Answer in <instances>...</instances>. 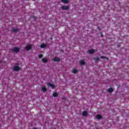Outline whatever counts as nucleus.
Here are the masks:
<instances>
[{"instance_id":"22","label":"nucleus","mask_w":129,"mask_h":129,"mask_svg":"<svg viewBox=\"0 0 129 129\" xmlns=\"http://www.w3.org/2000/svg\"><path fill=\"white\" fill-rule=\"evenodd\" d=\"M105 59H106V60H109V58L106 56H105Z\"/></svg>"},{"instance_id":"3","label":"nucleus","mask_w":129,"mask_h":129,"mask_svg":"<svg viewBox=\"0 0 129 129\" xmlns=\"http://www.w3.org/2000/svg\"><path fill=\"white\" fill-rule=\"evenodd\" d=\"M13 52H20V48L18 47H15L13 49H12Z\"/></svg>"},{"instance_id":"2","label":"nucleus","mask_w":129,"mask_h":129,"mask_svg":"<svg viewBox=\"0 0 129 129\" xmlns=\"http://www.w3.org/2000/svg\"><path fill=\"white\" fill-rule=\"evenodd\" d=\"M26 49L27 51H30L31 49H32V46H31L30 44H28L26 46Z\"/></svg>"},{"instance_id":"24","label":"nucleus","mask_w":129,"mask_h":129,"mask_svg":"<svg viewBox=\"0 0 129 129\" xmlns=\"http://www.w3.org/2000/svg\"><path fill=\"white\" fill-rule=\"evenodd\" d=\"M101 37H103V34H101Z\"/></svg>"},{"instance_id":"17","label":"nucleus","mask_w":129,"mask_h":129,"mask_svg":"<svg viewBox=\"0 0 129 129\" xmlns=\"http://www.w3.org/2000/svg\"><path fill=\"white\" fill-rule=\"evenodd\" d=\"M52 96H53V97H57V96H58V93H54L53 94Z\"/></svg>"},{"instance_id":"6","label":"nucleus","mask_w":129,"mask_h":129,"mask_svg":"<svg viewBox=\"0 0 129 129\" xmlns=\"http://www.w3.org/2000/svg\"><path fill=\"white\" fill-rule=\"evenodd\" d=\"M13 70L14 71H19L20 67H19L18 66H15V67H14Z\"/></svg>"},{"instance_id":"16","label":"nucleus","mask_w":129,"mask_h":129,"mask_svg":"<svg viewBox=\"0 0 129 129\" xmlns=\"http://www.w3.org/2000/svg\"><path fill=\"white\" fill-rule=\"evenodd\" d=\"M80 65H85V61H84V60H81L80 61Z\"/></svg>"},{"instance_id":"8","label":"nucleus","mask_w":129,"mask_h":129,"mask_svg":"<svg viewBox=\"0 0 129 129\" xmlns=\"http://www.w3.org/2000/svg\"><path fill=\"white\" fill-rule=\"evenodd\" d=\"M107 91L108 92H109L110 93H111L113 92V89H112V88H110L107 90Z\"/></svg>"},{"instance_id":"27","label":"nucleus","mask_w":129,"mask_h":129,"mask_svg":"<svg viewBox=\"0 0 129 129\" xmlns=\"http://www.w3.org/2000/svg\"><path fill=\"white\" fill-rule=\"evenodd\" d=\"M30 18H33V17H31Z\"/></svg>"},{"instance_id":"4","label":"nucleus","mask_w":129,"mask_h":129,"mask_svg":"<svg viewBox=\"0 0 129 129\" xmlns=\"http://www.w3.org/2000/svg\"><path fill=\"white\" fill-rule=\"evenodd\" d=\"M83 116L86 117L88 116V113L86 111H84L82 113Z\"/></svg>"},{"instance_id":"26","label":"nucleus","mask_w":129,"mask_h":129,"mask_svg":"<svg viewBox=\"0 0 129 129\" xmlns=\"http://www.w3.org/2000/svg\"><path fill=\"white\" fill-rule=\"evenodd\" d=\"M50 39L52 40V38H50Z\"/></svg>"},{"instance_id":"23","label":"nucleus","mask_w":129,"mask_h":129,"mask_svg":"<svg viewBox=\"0 0 129 129\" xmlns=\"http://www.w3.org/2000/svg\"><path fill=\"white\" fill-rule=\"evenodd\" d=\"M98 30H99V31H101V29H100V27H98Z\"/></svg>"},{"instance_id":"21","label":"nucleus","mask_w":129,"mask_h":129,"mask_svg":"<svg viewBox=\"0 0 129 129\" xmlns=\"http://www.w3.org/2000/svg\"><path fill=\"white\" fill-rule=\"evenodd\" d=\"M104 58H105V56H101V59H104Z\"/></svg>"},{"instance_id":"10","label":"nucleus","mask_w":129,"mask_h":129,"mask_svg":"<svg viewBox=\"0 0 129 129\" xmlns=\"http://www.w3.org/2000/svg\"><path fill=\"white\" fill-rule=\"evenodd\" d=\"M41 90H42V91H43L44 92H46V91H47V88H46V87H42Z\"/></svg>"},{"instance_id":"18","label":"nucleus","mask_w":129,"mask_h":129,"mask_svg":"<svg viewBox=\"0 0 129 129\" xmlns=\"http://www.w3.org/2000/svg\"><path fill=\"white\" fill-rule=\"evenodd\" d=\"M93 59L95 61H99V57H94Z\"/></svg>"},{"instance_id":"1","label":"nucleus","mask_w":129,"mask_h":129,"mask_svg":"<svg viewBox=\"0 0 129 129\" xmlns=\"http://www.w3.org/2000/svg\"><path fill=\"white\" fill-rule=\"evenodd\" d=\"M61 9L62 11H67V10L69 9V6L66 5L62 6L61 7Z\"/></svg>"},{"instance_id":"15","label":"nucleus","mask_w":129,"mask_h":129,"mask_svg":"<svg viewBox=\"0 0 129 129\" xmlns=\"http://www.w3.org/2000/svg\"><path fill=\"white\" fill-rule=\"evenodd\" d=\"M13 32H14V33H17V32H19V30L18 28L13 29H12Z\"/></svg>"},{"instance_id":"5","label":"nucleus","mask_w":129,"mask_h":129,"mask_svg":"<svg viewBox=\"0 0 129 129\" xmlns=\"http://www.w3.org/2000/svg\"><path fill=\"white\" fill-rule=\"evenodd\" d=\"M52 61H54V62H60V58L59 57H54Z\"/></svg>"},{"instance_id":"19","label":"nucleus","mask_w":129,"mask_h":129,"mask_svg":"<svg viewBox=\"0 0 129 129\" xmlns=\"http://www.w3.org/2000/svg\"><path fill=\"white\" fill-rule=\"evenodd\" d=\"M77 72H78V71H77V70L76 69H74L73 71V73H74V74H76Z\"/></svg>"},{"instance_id":"9","label":"nucleus","mask_w":129,"mask_h":129,"mask_svg":"<svg viewBox=\"0 0 129 129\" xmlns=\"http://www.w3.org/2000/svg\"><path fill=\"white\" fill-rule=\"evenodd\" d=\"M48 86H50V87H51V88H55V85L53 84H51V83H48Z\"/></svg>"},{"instance_id":"25","label":"nucleus","mask_w":129,"mask_h":129,"mask_svg":"<svg viewBox=\"0 0 129 129\" xmlns=\"http://www.w3.org/2000/svg\"><path fill=\"white\" fill-rule=\"evenodd\" d=\"M33 129H38L37 127H34Z\"/></svg>"},{"instance_id":"20","label":"nucleus","mask_w":129,"mask_h":129,"mask_svg":"<svg viewBox=\"0 0 129 129\" xmlns=\"http://www.w3.org/2000/svg\"><path fill=\"white\" fill-rule=\"evenodd\" d=\"M42 57H43V55H42V54H39L38 55V57L40 58H42Z\"/></svg>"},{"instance_id":"7","label":"nucleus","mask_w":129,"mask_h":129,"mask_svg":"<svg viewBox=\"0 0 129 129\" xmlns=\"http://www.w3.org/2000/svg\"><path fill=\"white\" fill-rule=\"evenodd\" d=\"M46 47H47V45H46V44L45 43H42L40 45V48H41L42 49L46 48Z\"/></svg>"},{"instance_id":"14","label":"nucleus","mask_w":129,"mask_h":129,"mask_svg":"<svg viewBox=\"0 0 129 129\" xmlns=\"http://www.w3.org/2000/svg\"><path fill=\"white\" fill-rule=\"evenodd\" d=\"M42 61L43 63H47L48 62V60L45 58H42Z\"/></svg>"},{"instance_id":"13","label":"nucleus","mask_w":129,"mask_h":129,"mask_svg":"<svg viewBox=\"0 0 129 129\" xmlns=\"http://www.w3.org/2000/svg\"><path fill=\"white\" fill-rule=\"evenodd\" d=\"M97 119H101L102 118V116L101 115L98 114L96 116Z\"/></svg>"},{"instance_id":"12","label":"nucleus","mask_w":129,"mask_h":129,"mask_svg":"<svg viewBox=\"0 0 129 129\" xmlns=\"http://www.w3.org/2000/svg\"><path fill=\"white\" fill-rule=\"evenodd\" d=\"M61 2L63 4H68L69 3V0H61Z\"/></svg>"},{"instance_id":"11","label":"nucleus","mask_w":129,"mask_h":129,"mask_svg":"<svg viewBox=\"0 0 129 129\" xmlns=\"http://www.w3.org/2000/svg\"><path fill=\"white\" fill-rule=\"evenodd\" d=\"M88 52L89 54H93V53L95 52V50L94 49H90L88 50Z\"/></svg>"}]
</instances>
